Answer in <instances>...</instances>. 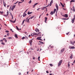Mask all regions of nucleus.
Listing matches in <instances>:
<instances>
[{"label":"nucleus","instance_id":"47","mask_svg":"<svg viewBox=\"0 0 75 75\" xmlns=\"http://www.w3.org/2000/svg\"><path fill=\"white\" fill-rule=\"evenodd\" d=\"M10 15H11V16H13V15H12V13H11L10 12Z\"/></svg>","mask_w":75,"mask_h":75},{"label":"nucleus","instance_id":"4","mask_svg":"<svg viewBox=\"0 0 75 75\" xmlns=\"http://www.w3.org/2000/svg\"><path fill=\"white\" fill-rule=\"evenodd\" d=\"M16 5L12 6V8H11V10L12 11H13V10H14V8H15V7H16Z\"/></svg>","mask_w":75,"mask_h":75},{"label":"nucleus","instance_id":"54","mask_svg":"<svg viewBox=\"0 0 75 75\" xmlns=\"http://www.w3.org/2000/svg\"><path fill=\"white\" fill-rule=\"evenodd\" d=\"M61 6H62V5H63V4H62V3H61V2L60 3Z\"/></svg>","mask_w":75,"mask_h":75},{"label":"nucleus","instance_id":"25","mask_svg":"<svg viewBox=\"0 0 75 75\" xmlns=\"http://www.w3.org/2000/svg\"><path fill=\"white\" fill-rule=\"evenodd\" d=\"M25 21V19H24L23 21L22 25H23V24H24V22Z\"/></svg>","mask_w":75,"mask_h":75},{"label":"nucleus","instance_id":"7","mask_svg":"<svg viewBox=\"0 0 75 75\" xmlns=\"http://www.w3.org/2000/svg\"><path fill=\"white\" fill-rule=\"evenodd\" d=\"M64 50H65V48H63L61 50V52L62 53H60V54H62V53L64 52Z\"/></svg>","mask_w":75,"mask_h":75},{"label":"nucleus","instance_id":"44","mask_svg":"<svg viewBox=\"0 0 75 75\" xmlns=\"http://www.w3.org/2000/svg\"><path fill=\"white\" fill-rule=\"evenodd\" d=\"M40 8H38V9H37V11H39V10H40Z\"/></svg>","mask_w":75,"mask_h":75},{"label":"nucleus","instance_id":"36","mask_svg":"<svg viewBox=\"0 0 75 75\" xmlns=\"http://www.w3.org/2000/svg\"><path fill=\"white\" fill-rule=\"evenodd\" d=\"M4 7H6V3L4 4Z\"/></svg>","mask_w":75,"mask_h":75},{"label":"nucleus","instance_id":"56","mask_svg":"<svg viewBox=\"0 0 75 75\" xmlns=\"http://www.w3.org/2000/svg\"><path fill=\"white\" fill-rule=\"evenodd\" d=\"M19 75H21V73H19Z\"/></svg>","mask_w":75,"mask_h":75},{"label":"nucleus","instance_id":"17","mask_svg":"<svg viewBox=\"0 0 75 75\" xmlns=\"http://www.w3.org/2000/svg\"><path fill=\"white\" fill-rule=\"evenodd\" d=\"M3 40H4V41H5V42H7V40H6V38H4L3 39Z\"/></svg>","mask_w":75,"mask_h":75},{"label":"nucleus","instance_id":"62","mask_svg":"<svg viewBox=\"0 0 75 75\" xmlns=\"http://www.w3.org/2000/svg\"><path fill=\"white\" fill-rule=\"evenodd\" d=\"M39 40H40V41H42V39L40 38V39H39Z\"/></svg>","mask_w":75,"mask_h":75},{"label":"nucleus","instance_id":"39","mask_svg":"<svg viewBox=\"0 0 75 75\" xmlns=\"http://www.w3.org/2000/svg\"><path fill=\"white\" fill-rule=\"evenodd\" d=\"M50 3L52 4L53 3V0H52Z\"/></svg>","mask_w":75,"mask_h":75},{"label":"nucleus","instance_id":"61","mask_svg":"<svg viewBox=\"0 0 75 75\" xmlns=\"http://www.w3.org/2000/svg\"><path fill=\"white\" fill-rule=\"evenodd\" d=\"M66 34H67V35H68V34H69V33H66Z\"/></svg>","mask_w":75,"mask_h":75},{"label":"nucleus","instance_id":"13","mask_svg":"<svg viewBox=\"0 0 75 75\" xmlns=\"http://www.w3.org/2000/svg\"><path fill=\"white\" fill-rule=\"evenodd\" d=\"M27 16V14H26V13H23V17H25V16Z\"/></svg>","mask_w":75,"mask_h":75},{"label":"nucleus","instance_id":"57","mask_svg":"<svg viewBox=\"0 0 75 75\" xmlns=\"http://www.w3.org/2000/svg\"><path fill=\"white\" fill-rule=\"evenodd\" d=\"M62 7H64V5H62Z\"/></svg>","mask_w":75,"mask_h":75},{"label":"nucleus","instance_id":"34","mask_svg":"<svg viewBox=\"0 0 75 75\" xmlns=\"http://www.w3.org/2000/svg\"><path fill=\"white\" fill-rule=\"evenodd\" d=\"M1 44H3V45H5V43L3 42H2Z\"/></svg>","mask_w":75,"mask_h":75},{"label":"nucleus","instance_id":"46","mask_svg":"<svg viewBox=\"0 0 75 75\" xmlns=\"http://www.w3.org/2000/svg\"><path fill=\"white\" fill-rule=\"evenodd\" d=\"M23 3V2H18V4H20V3Z\"/></svg>","mask_w":75,"mask_h":75},{"label":"nucleus","instance_id":"35","mask_svg":"<svg viewBox=\"0 0 75 75\" xmlns=\"http://www.w3.org/2000/svg\"><path fill=\"white\" fill-rule=\"evenodd\" d=\"M18 1H17L16 3H15V4H17V3H18Z\"/></svg>","mask_w":75,"mask_h":75},{"label":"nucleus","instance_id":"18","mask_svg":"<svg viewBox=\"0 0 75 75\" xmlns=\"http://www.w3.org/2000/svg\"><path fill=\"white\" fill-rule=\"evenodd\" d=\"M32 13H33V12H28V14L29 15V14H32Z\"/></svg>","mask_w":75,"mask_h":75},{"label":"nucleus","instance_id":"23","mask_svg":"<svg viewBox=\"0 0 75 75\" xmlns=\"http://www.w3.org/2000/svg\"><path fill=\"white\" fill-rule=\"evenodd\" d=\"M56 10H57L56 9H54V12H53V13H55L56 11Z\"/></svg>","mask_w":75,"mask_h":75},{"label":"nucleus","instance_id":"27","mask_svg":"<svg viewBox=\"0 0 75 75\" xmlns=\"http://www.w3.org/2000/svg\"><path fill=\"white\" fill-rule=\"evenodd\" d=\"M69 66H70V65H69V62L68 63V67L69 68Z\"/></svg>","mask_w":75,"mask_h":75},{"label":"nucleus","instance_id":"40","mask_svg":"<svg viewBox=\"0 0 75 75\" xmlns=\"http://www.w3.org/2000/svg\"><path fill=\"white\" fill-rule=\"evenodd\" d=\"M9 35H10V34L9 33H8L7 34V36H8Z\"/></svg>","mask_w":75,"mask_h":75},{"label":"nucleus","instance_id":"42","mask_svg":"<svg viewBox=\"0 0 75 75\" xmlns=\"http://www.w3.org/2000/svg\"><path fill=\"white\" fill-rule=\"evenodd\" d=\"M51 4H52V3H51L50 2V6H51Z\"/></svg>","mask_w":75,"mask_h":75},{"label":"nucleus","instance_id":"32","mask_svg":"<svg viewBox=\"0 0 75 75\" xmlns=\"http://www.w3.org/2000/svg\"><path fill=\"white\" fill-rule=\"evenodd\" d=\"M29 4H31V0H30V1L29 2Z\"/></svg>","mask_w":75,"mask_h":75},{"label":"nucleus","instance_id":"20","mask_svg":"<svg viewBox=\"0 0 75 75\" xmlns=\"http://www.w3.org/2000/svg\"><path fill=\"white\" fill-rule=\"evenodd\" d=\"M47 20V17H45V23H46Z\"/></svg>","mask_w":75,"mask_h":75},{"label":"nucleus","instance_id":"28","mask_svg":"<svg viewBox=\"0 0 75 75\" xmlns=\"http://www.w3.org/2000/svg\"><path fill=\"white\" fill-rule=\"evenodd\" d=\"M25 38V37H22V40H24Z\"/></svg>","mask_w":75,"mask_h":75},{"label":"nucleus","instance_id":"12","mask_svg":"<svg viewBox=\"0 0 75 75\" xmlns=\"http://www.w3.org/2000/svg\"><path fill=\"white\" fill-rule=\"evenodd\" d=\"M56 7L57 8V10H58V5H56Z\"/></svg>","mask_w":75,"mask_h":75},{"label":"nucleus","instance_id":"50","mask_svg":"<svg viewBox=\"0 0 75 75\" xmlns=\"http://www.w3.org/2000/svg\"><path fill=\"white\" fill-rule=\"evenodd\" d=\"M73 11L74 12H75V9H73Z\"/></svg>","mask_w":75,"mask_h":75},{"label":"nucleus","instance_id":"52","mask_svg":"<svg viewBox=\"0 0 75 75\" xmlns=\"http://www.w3.org/2000/svg\"><path fill=\"white\" fill-rule=\"evenodd\" d=\"M12 20H13V15H12Z\"/></svg>","mask_w":75,"mask_h":75},{"label":"nucleus","instance_id":"51","mask_svg":"<svg viewBox=\"0 0 75 75\" xmlns=\"http://www.w3.org/2000/svg\"><path fill=\"white\" fill-rule=\"evenodd\" d=\"M27 10H28V9H27L25 11V13H26V12L27 11Z\"/></svg>","mask_w":75,"mask_h":75},{"label":"nucleus","instance_id":"6","mask_svg":"<svg viewBox=\"0 0 75 75\" xmlns=\"http://www.w3.org/2000/svg\"><path fill=\"white\" fill-rule=\"evenodd\" d=\"M32 42H33V40H30L29 41V42L30 44V45H32Z\"/></svg>","mask_w":75,"mask_h":75},{"label":"nucleus","instance_id":"26","mask_svg":"<svg viewBox=\"0 0 75 75\" xmlns=\"http://www.w3.org/2000/svg\"><path fill=\"white\" fill-rule=\"evenodd\" d=\"M30 19V18H29L28 19L27 21V23H30V21H29Z\"/></svg>","mask_w":75,"mask_h":75},{"label":"nucleus","instance_id":"33","mask_svg":"<svg viewBox=\"0 0 75 75\" xmlns=\"http://www.w3.org/2000/svg\"><path fill=\"white\" fill-rule=\"evenodd\" d=\"M50 65L51 67H52L53 66L52 64H50Z\"/></svg>","mask_w":75,"mask_h":75},{"label":"nucleus","instance_id":"45","mask_svg":"<svg viewBox=\"0 0 75 75\" xmlns=\"http://www.w3.org/2000/svg\"><path fill=\"white\" fill-rule=\"evenodd\" d=\"M21 1H22V2H24V0H21Z\"/></svg>","mask_w":75,"mask_h":75},{"label":"nucleus","instance_id":"9","mask_svg":"<svg viewBox=\"0 0 75 75\" xmlns=\"http://www.w3.org/2000/svg\"><path fill=\"white\" fill-rule=\"evenodd\" d=\"M63 17H65L66 18L68 17V14H65V15H64L63 16Z\"/></svg>","mask_w":75,"mask_h":75},{"label":"nucleus","instance_id":"15","mask_svg":"<svg viewBox=\"0 0 75 75\" xmlns=\"http://www.w3.org/2000/svg\"><path fill=\"white\" fill-rule=\"evenodd\" d=\"M8 13H9L8 11L7 12V14H6V15H5V16L6 17H7V16H8Z\"/></svg>","mask_w":75,"mask_h":75},{"label":"nucleus","instance_id":"21","mask_svg":"<svg viewBox=\"0 0 75 75\" xmlns=\"http://www.w3.org/2000/svg\"><path fill=\"white\" fill-rule=\"evenodd\" d=\"M15 37L17 38H18V37H17V34H15Z\"/></svg>","mask_w":75,"mask_h":75},{"label":"nucleus","instance_id":"64","mask_svg":"<svg viewBox=\"0 0 75 75\" xmlns=\"http://www.w3.org/2000/svg\"><path fill=\"white\" fill-rule=\"evenodd\" d=\"M50 75H52V74H50Z\"/></svg>","mask_w":75,"mask_h":75},{"label":"nucleus","instance_id":"55","mask_svg":"<svg viewBox=\"0 0 75 75\" xmlns=\"http://www.w3.org/2000/svg\"><path fill=\"white\" fill-rule=\"evenodd\" d=\"M42 14H41V15H40V16H39V18H40V17H41V16H42Z\"/></svg>","mask_w":75,"mask_h":75},{"label":"nucleus","instance_id":"1","mask_svg":"<svg viewBox=\"0 0 75 75\" xmlns=\"http://www.w3.org/2000/svg\"><path fill=\"white\" fill-rule=\"evenodd\" d=\"M41 33L39 32L38 34H37V33H34L31 34V36H34V35H38V36H40L41 35Z\"/></svg>","mask_w":75,"mask_h":75},{"label":"nucleus","instance_id":"8","mask_svg":"<svg viewBox=\"0 0 75 75\" xmlns=\"http://www.w3.org/2000/svg\"><path fill=\"white\" fill-rule=\"evenodd\" d=\"M10 21L12 23H14L16 22V19H15V20L14 21H12L11 20H10Z\"/></svg>","mask_w":75,"mask_h":75},{"label":"nucleus","instance_id":"2","mask_svg":"<svg viewBox=\"0 0 75 75\" xmlns=\"http://www.w3.org/2000/svg\"><path fill=\"white\" fill-rule=\"evenodd\" d=\"M62 60H61L59 61L58 64V67H60V66H61V64H62Z\"/></svg>","mask_w":75,"mask_h":75},{"label":"nucleus","instance_id":"24","mask_svg":"<svg viewBox=\"0 0 75 75\" xmlns=\"http://www.w3.org/2000/svg\"><path fill=\"white\" fill-rule=\"evenodd\" d=\"M75 1V0H71V1H70V2H71V3H72V2H74Z\"/></svg>","mask_w":75,"mask_h":75},{"label":"nucleus","instance_id":"31","mask_svg":"<svg viewBox=\"0 0 75 75\" xmlns=\"http://www.w3.org/2000/svg\"><path fill=\"white\" fill-rule=\"evenodd\" d=\"M72 57H73V56H70V59H72Z\"/></svg>","mask_w":75,"mask_h":75},{"label":"nucleus","instance_id":"43","mask_svg":"<svg viewBox=\"0 0 75 75\" xmlns=\"http://www.w3.org/2000/svg\"><path fill=\"white\" fill-rule=\"evenodd\" d=\"M63 20H67V18H63Z\"/></svg>","mask_w":75,"mask_h":75},{"label":"nucleus","instance_id":"59","mask_svg":"<svg viewBox=\"0 0 75 75\" xmlns=\"http://www.w3.org/2000/svg\"><path fill=\"white\" fill-rule=\"evenodd\" d=\"M4 37H7V35H5L4 36Z\"/></svg>","mask_w":75,"mask_h":75},{"label":"nucleus","instance_id":"30","mask_svg":"<svg viewBox=\"0 0 75 75\" xmlns=\"http://www.w3.org/2000/svg\"><path fill=\"white\" fill-rule=\"evenodd\" d=\"M40 57L39 56L38 57V60L39 61H40Z\"/></svg>","mask_w":75,"mask_h":75},{"label":"nucleus","instance_id":"14","mask_svg":"<svg viewBox=\"0 0 75 75\" xmlns=\"http://www.w3.org/2000/svg\"><path fill=\"white\" fill-rule=\"evenodd\" d=\"M40 38H41V37H38L37 40H39L40 39Z\"/></svg>","mask_w":75,"mask_h":75},{"label":"nucleus","instance_id":"38","mask_svg":"<svg viewBox=\"0 0 75 75\" xmlns=\"http://www.w3.org/2000/svg\"><path fill=\"white\" fill-rule=\"evenodd\" d=\"M8 38H9L10 40H11V39H12V38H11V37Z\"/></svg>","mask_w":75,"mask_h":75},{"label":"nucleus","instance_id":"60","mask_svg":"<svg viewBox=\"0 0 75 75\" xmlns=\"http://www.w3.org/2000/svg\"><path fill=\"white\" fill-rule=\"evenodd\" d=\"M75 60H74V62H73V64H75Z\"/></svg>","mask_w":75,"mask_h":75},{"label":"nucleus","instance_id":"22","mask_svg":"<svg viewBox=\"0 0 75 75\" xmlns=\"http://www.w3.org/2000/svg\"><path fill=\"white\" fill-rule=\"evenodd\" d=\"M35 17V16H32L31 17H30L29 18L30 19H32V18H34V17Z\"/></svg>","mask_w":75,"mask_h":75},{"label":"nucleus","instance_id":"11","mask_svg":"<svg viewBox=\"0 0 75 75\" xmlns=\"http://www.w3.org/2000/svg\"><path fill=\"white\" fill-rule=\"evenodd\" d=\"M75 18H74L72 20H71V22L72 23H74V21H75Z\"/></svg>","mask_w":75,"mask_h":75},{"label":"nucleus","instance_id":"37","mask_svg":"<svg viewBox=\"0 0 75 75\" xmlns=\"http://www.w3.org/2000/svg\"><path fill=\"white\" fill-rule=\"evenodd\" d=\"M6 33H9V31L8 30H6L5 31Z\"/></svg>","mask_w":75,"mask_h":75},{"label":"nucleus","instance_id":"10","mask_svg":"<svg viewBox=\"0 0 75 75\" xmlns=\"http://www.w3.org/2000/svg\"><path fill=\"white\" fill-rule=\"evenodd\" d=\"M38 3H36L33 6V8H34V7H35V6H36V5H37L38 4Z\"/></svg>","mask_w":75,"mask_h":75},{"label":"nucleus","instance_id":"3","mask_svg":"<svg viewBox=\"0 0 75 75\" xmlns=\"http://www.w3.org/2000/svg\"><path fill=\"white\" fill-rule=\"evenodd\" d=\"M70 42L71 44L74 45V44H75V41H74L73 42V41L71 40Z\"/></svg>","mask_w":75,"mask_h":75},{"label":"nucleus","instance_id":"63","mask_svg":"<svg viewBox=\"0 0 75 75\" xmlns=\"http://www.w3.org/2000/svg\"><path fill=\"white\" fill-rule=\"evenodd\" d=\"M33 59H35V58L34 57H33Z\"/></svg>","mask_w":75,"mask_h":75},{"label":"nucleus","instance_id":"16","mask_svg":"<svg viewBox=\"0 0 75 75\" xmlns=\"http://www.w3.org/2000/svg\"><path fill=\"white\" fill-rule=\"evenodd\" d=\"M46 8V7H44L42 8L41 9L42 10H44V9H45Z\"/></svg>","mask_w":75,"mask_h":75},{"label":"nucleus","instance_id":"53","mask_svg":"<svg viewBox=\"0 0 75 75\" xmlns=\"http://www.w3.org/2000/svg\"><path fill=\"white\" fill-rule=\"evenodd\" d=\"M0 42H3V40H0Z\"/></svg>","mask_w":75,"mask_h":75},{"label":"nucleus","instance_id":"29","mask_svg":"<svg viewBox=\"0 0 75 75\" xmlns=\"http://www.w3.org/2000/svg\"><path fill=\"white\" fill-rule=\"evenodd\" d=\"M16 27L17 29V30H19V28H18V27H17V26H16Z\"/></svg>","mask_w":75,"mask_h":75},{"label":"nucleus","instance_id":"5","mask_svg":"<svg viewBox=\"0 0 75 75\" xmlns=\"http://www.w3.org/2000/svg\"><path fill=\"white\" fill-rule=\"evenodd\" d=\"M69 48L70 49H75V47H74V46L71 47V46H69Z\"/></svg>","mask_w":75,"mask_h":75},{"label":"nucleus","instance_id":"49","mask_svg":"<svg viewBox=\"0 0 75 75\" xmlns=\"http://www.w3.org/2000/svg\"><path fill=\"white\" fill-rule=\"evenodd\" d=\"M46 73H49V72H48V71H46Z\"/></svg>","mask_w":75,"mask_h":75},{"label":"nucleus","instance_id":"58","mask_svg":"<svg viewBox=\"0 0 75 75\" xmlns=\"http://www.w3.org/2000/svg\"><path fill=\"white\" fill-rule=\"evenodd\" d=\"M10 7V5H8L7 6V7Z\"/></svg>","mask_w":75,"mask_h":75},{"label":"nucleus","instance_id":"48","mask_svg":"<svg viewBox=\"0 0 75 75\" xmlns=\"http://www.w3.org/2000/svg\"><path fill=\"white\" fill-rule=\"evenodd\" d=\"M0 13H1V14H3V12H1L0 11Z\"/></svg>","mask_w":75,"mask_h":75},{"label":"nucleus","instance_id":"19","mask_svg":"<svg viewBox=\"0 0 75 75\" xmlns=\"http://www.w3.org/2000/svg\"><path fill=\"white\" fill-rule=\"evenodd\" d=\"M50 14L51 15H53V14H54V13L53 11H52L51 12Z\"/></svg>","mask_w":75,"mask_h":75},{"label":"nucleus","instance_id":"41","mask_svg":"<svg viewBox=\"0 0 75 75\" xmlns=\"http://www.w3.org/2000/svg\"><path fill=\"white\" fill-rule=\"evenodd\" d=\"M36 30H37V31H38V32H39L40 31V30H39V29H38L37 28L36 29Z\"/></svg>","mask_w":75,"mask_h":75}]
</instances>
